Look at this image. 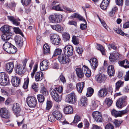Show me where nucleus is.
I'll return each mask as SVG.
<instances>
[{
    "mask_svg": "<svg viewBox=\"0 0 129 129\" xmlns=\"http://www.w3.org/2000/svg\"><path fill=\"white\" fill-rule=\"evenodd\" d=\"M75 71L78 77L80 78H82L84 76V74L87 77L91 76V71L87 67L84 66L82 69L81 68H77L75 69Z\"/></svg>",
    "mask_w": 129,
    "mask_h": 129,
    "instance_id": "1",
    "label": "nucleus"
},
{
    "mask_svg": "<svg viewBox=\"0 0 129 129\" xmlns=\"http://www.w3.org/2000/svg\"><path fill=\"white\" fill-rule=\"evenodd\" d=\"M62 16L60 14L56 13L50 15L49 17V20L50 22L53 23H57L61 21Z\"/></svg>",
    "mask_w": 129,
    "mask_h": 129,
    "instance_id": "2",
    "label": "nucleus"
},
{
    "mask_svg": "<svg viewBox=\"0 0 129 129\" xmlns=\"http://www.w3.org/2000/svg\"><path fill=\"white\" fill-rule=\"evenodd\" d=\"M66 101L69 103L74 104L77 100L76 96L74 92L68 94L66 96Z\"/></svg>",
    "mask_w": 129,
    "mask_h": 129,
    "instance_id": "3",
    "label": "nucleus"
},
{
    "mask_svg": "<svg viewBox=\"0 0 129 129\" xmlns=\"http://www.w3.org/2000/svg\"><path fill=\"white\" fill-rule=\"evenodd\" d=\"M51 41L52 43L55 45H59L61 42L59 36L56 34H52L50 35Z\"/></svg>",
    "mask_w": 129,
    "mask_h": 129,
    "instance_id": "4",
    "label": "nucleus"
},
{
    "mask_svg": "<svg viewBox=\"0 0 129 129\" xmlns=\"http://www.w3.org/2000/svg\"><path fill=\"white\" fill-rule=\"evenodd\" d=\"M28 105L30 107H34L37 104L36 99L33 96H28L26 99Z\"/></svg>",
    "mask_w": 129,
    "mask_h": 129,
    "instance_id": "5",
    "label": "nucleus"
},
{
    "mask_svg": "<svg viewBox=\"0 0 129 129\" xmlns=\"http://www.w3.org/2000/svg\"><path fill=\"white\" fill-rule=\"evenodd\" d=\"M58 59L60 63L63 64H68L70 61L69 57L64 54L59 55Z\"/></svg>",
    "mask_w": 129,
    "mask_h": 129,
    "instance_id": "6",
    "label": "nucleus"
},
{
    "mask_svg": "<svg viewBox=\"0 0 129 129\" xmlns=\"http://www.w3.org/2000/svg\"><path fill=\"white\" fill-rule=\"evenodd\" d=\"M127 97L124 96L119 98L116 103V105L118 108H121L125 106L127 104Z\"/></svg>",
    "mask_w": 129,
    "mask_h": 129,
    "instance_id": "7",
    "label": "nucleus"
},
{
    "mask_svg": "<svg viewBox=\"0 0 129 129\" xmlns=\"http://www.w3.org/2000/svg\"><path fill=\"white\" fill-rule=\"evenodd\" d=\"M49 92L50 95L53 99L56 102H59L61 100V98L56 91L55 89L53 88H50Z\"/></svg>",
    "mask_w": 129,
    "mask_h": 129,
    "instance_id": "8",
    "label": "nucleus"
},
{
    "mask_svg": "<svg viewBox=\"0 0 129 129\" xmlns=\"http://www.w3.org/2000/svg\"><path fill=\"white\" fill-rule=\"evenodd\" d=\"M73 48L72 46L69 45L65 46L63 49L64 55L68 56H72L73 54Z\"/></svg>",
    "mask_w": 129,
    "mask_h": 129,
    "instance_id": "9",
    "label": "nucleus"
},
{
    "mask_svg": "<svg viewBox=\"0 0 129 129\" xmlns=\"http://www.w3.org/2000/svg\"><path fill=\"white\" fill-rule=\"evenodd\" d=\"M92 115L93 118L96 122H103L102 116L100 112L97 111H95L92 113Z\"/></svg>",
    "mask_w": 129,
    "mask_h": 129,
    "instance_id": "10",
    "label": "nucleus"
},
{
    "mask_svg": "<svg viewBox=\"0 0 129 129\" xmlns=\"http://www.w3.org/2000/svg\"><path fill=\"white\" fill-rule=\"evenodd\" d=\"M0 115L3 118H9L10 113L8 110L5 108H2L0 109Z\"/></svg>",
    "mask_w": 129,
    "mask_h": 129,
    "instance_id": "11",
    "label": "nucleus"
},
{
    "mask_svg": "<svg viewBox=\"0 0 129 129\" xmlns=\"http://www.w3.org/2000/svg\"><path fill=\"white\" fill-rule=\"evenodd\" d=\"M24 67L22 65L17 64L15 65L14 68L15 73L19 75H21L24 73L25 72Z\"/></svg>",
    "mask_w": 129,
    "mask_h": 129,
    "instance_id": "12",
    "label": "nucleus"
},
{
    "mask_svg": "<svg viewBox=\"0 0 129 129\" xmlns=\"http://www.w3.org/2000/svg\"><path fill=\"white\" fill-rule=\"evenodd\" d=\"M12 111L13 113L17 117L19 116L21 109L19 104L17 103H14L13 106Z\"/></svg>",
    "mask_w": 129,
    "mask_h": 129,
    "instance_id": "13",
    "label": "nucleus"
},
{
    "mask_svg": "<svg viewBox=\"0 0 129 129\" xmlns=\"http://www.w3.org/2000/svg\"><path fill=\"white\" fill-rule=\"evenodd\" d=\"M58 3L59 2L56 0H55L52 2L50 5L51 9L56 11H62L63 10L61 9L60 4L56 5V4Z\"/></svg>",
    "mask_w": 129,
    "mask_h": 129,
    "instance_id": "14",
    "label": "nucleus"
},
{
    "mask_svg": "<svg viewBox=\"0 0 129 129\" xmlns=\"http://www.w3.org/2000/svg\"><path fill=\"white\" fill-rule=\"evenodd\" d=\"M89 62L91 68L93 70H95L98 65L97 59L95 58H92L90 60Z\"/></svg>",
    "mask_w": 129,
    "mask_h": 129,
    "instance_id": "15",
    "label": "nucleus"
},
{
    "mask_svg": "<svg viewBox=\"0 0 129 129\" xmlns=\"http://www.w3.org/2000/svg\"><path fill=\"white\" fill-rule=\"evenodd\" d=\"M16 44L17 46L20 48L23 45L22 38L19 35L16 36L15 39Z\"/></svg>",
    "mask_w": 129,
    "mask_h": 129,
    "instance_id": "16",
    "label": "nucleus"
},
{
    "mask_svg": "<svg viewBox=\"0 0 129 129\" xmlns=\"http://www.w3.org/2000/svg\"><path fill=\"white\" fill-rule=\"evenodd\" d=\"M13 62H11L7 63L6 65V70L9 74L11 73L14 68Z\"/></svg>",
    "mask_w": 129,
    "mask_h": 129,
    "instance_id": "17",
    "label": "nucleus"
},
{
    "mask_svg": "<svg viewBox=\"0 0 129 129\" xmlns=\"http://www.w3.org/2000/svg\"><path fill=\"white\" fill-rule=\"evenodd\" d=\"M21 82V79L16 76L12 77L11 82L12 85L14 87H17L19 86Z\"/></svg>",
    "mask_w": 129,
    "mask_h": 129,
    "instance_id": "18",
    "label": "nucleus"
},
{
    "mask_svg": "<svg viewBox=\"0 0 129 129\" xmlns=\"http://www.w3.org/2000/svg\"><path fill=\"white\" fill-rule=\"evenodd\" d=\"M44 78V75L43 73L41 71L37 72L35 74V80L37 82L41 81Z\"/></svg>",
    "mask_w": 129,
    "mask_h": 129,
    "instance_id": "19",
    "label": "nucleus"
},
{
    "mask_svg": "<svg viewBox=\"0 0 129 129\" xmlns=\"http://www.w3.org/2000/svg\"><path fill=\"white\" fill-rule=\"evenodd\" d=\"M108 90L106 87L102 88L98 91V95L99 97L104 98L108 94Z\"/></svg>",
    "mask_w": 129,
    "mask_h": 129,
    "instance_id": "20",
    "label": "nucleus"
},
{
    "mask_svg": "<svg viewBox=\"0 0 129 129\" xmlns=\"http://www.w3.org/2000/svg\"><path fill=\"white\" fill-rule=\"evenodd\" d=\"M119 53L117 52H115L110 54L109 57L110 60L113 62L115 61L119 58Z\"/></svg>",
    "mask_w": 129,
    "mask_h": 129,
    "instance_id": "21",
    "label": "nucleus"
},
{
    "mask_svg": "<svg viewBox=\"0 0 129 129\" xmlns=\"http://www.w3.org/2000/svg\"><path fill=\"white\" fill-rule=\"evenodd\" d=\"M40 69L43 70H46L49 67V62L47 60L43 61L40 64Z\"/></svg>",
    "mask_w": 129,
    "mask_h": 129,
    "instance_id": "22",
    "label": "nucleus"
},
{
    "mask_svg": "<svg viewBox=\"0 0 129 129\" xmlns=\"http://www.w3.org/2000/svg\"><path fill=\"white\" fill-rule=\"evenodd\" d=\"M8 19L11 21L13 24L16 26H18L20 24V20L19 19H16L13 16H8Z\"/></svg>",
    "mask_w": 129,
    "mask_h": 129,
    "instance_id": "23",
    "label": "nucleus"
},
{
    "mask_svg": "<svg viewBox=\"0 0 129 129\" xmlns=\"http://www.w3.org/2000/svg\"><path fill=\"white\" fill-rule=\"evenodd\" d=\"M12 35L11 32L3 33L2 35V38L4 41H8L11 38Z\"/></svg>",
    "mask_w": 129,
    "mask_h": 129,
    "instance_id": "24",
    "label": "nucleus"
},
{
    "mask_svg": "<svg viewBox=\"0 0 129 129\" xmlns=\"http://www.w3.org/2000/svg\"><path fill=\"white\" fill-rule=\"evenodd\" d=\"M85 83L84 82H80L76 84L77 90L79 93L82 92Z\"/></svg>",
    "mask_w": 129,
    "mask_h": 129,
    "instance_id": "25",
    "label": "nucleus"
},
{
    "mask_svg": "<svg viewBox=\"0 0 129 129\" xmlns=\"http://www.w3.org/2000/svg\"><path fill=\"white\" fill-rule=\"evenodd\" d=\"M107 73L109 76L111 77L113 76L115 74V70L114 66L112 65L109 66L107 68Z\"/></svg>",
    "mask_w": 129,
    "mask_h": 129,
    "instance_id": "26",
    "label": "nucleus"
},
{
    "mask_svg": "<svg viewBox=\"0 0 129 129\" xmlns=\"http://www.w3.org/2000/svg\"><path fill=\"white\" fill-rule=\"evenodd\" d=\"M53 115L57 120H60L61 119L62 115V114L59 111L56 110L53 112Z\"/></svg>",
    "mask_w": 129,
    "mask_h": 129,
    "instance_id": "27",
    "label": "nucleus"
},
{
    "mask_svg": "<svg viewBox=\"0 0 129 129\" xmlns=\"http://www.w3.org/2000/svg\"><path fill=\"white\" fill-rule=\"evenodd\" d=\"M51 26L53 30H55L58 32L61 33L63 30V27L59 24L51 25Z\"/></svg>",
    "mask_w": 129,
    "mask_h": 129,
    "instance_id": "28",
    "label": "nucleus"
},
{
    "mask_svg": "<svg viewBox=\"0 0 129 129\" xmlns=\"http://www.w3.org/2000/svg\"><path fill=\"white\" fill-rule=\"evenodd\" d=\"M87 99L85 96H83L81 98L79 102V104L81 106H85L87 105Z\"/></svg>",
    "mask_w": 129,
    "mask_h": 129,
    "instance_id": "29",
    "label": "nucleus"
},
{
    "mask_svg": "<svg viewBox=\"0 0 129 129\" xmlns=\"http://www.w3.org/2000/svg\"><path fill=\"white\" fill-rule=\"evenodd\" d=\"M110 0H103L100 5L102 9L104 10L106 9L109 3Z\"/></svg>",
    "mask_w": 129,
    "mask_h": 129,
    "instance_id": "30",
    "label": "nucleus"
},
{
    "mask_svg": "<svg viewBox=\"0 0 129 129\" xmlns=\"http://www.w3.org/2000/svg\"><path fill=\"white\" fill-rule=\"evenodd\" d=\"M11 27L8 25H4L0 28V30L3 33L10 32Z\"/></svg>",
    "mask_w": 129,
    "mask_h": 129,
    "instance_id": "31",
    "label": "nucleus"
},
{
    "mask_svg": "<svg viewBox=\"0 0 129 129\" xmlns=\"http://www.w3.org/2000/svg\"><path fill=\"white\" fill-rule=\"evenodd\" d=\"M50 52V47L48 44H45L43 46V53L45 55L48 54Z\"/></svg>",
    "mask_w": 129,
    "mask_h": 129,
    "instance_id": "32",
    "label": "nucleus"
},
{
    "mask_svg": "<svg viewBox=\"0 0 129 129\" xmlns=\"http://www.w3.org/2000/svg\"><path fill=\"white\" fill-rule=\"evenodd\" d=\"M97 81L100 83L104 82L106 78L105 75L103 74H99L97 76Z\"/></svg>",
    "mask_w": 129,
    "mask_h": 129,
    "instance_id": "33",
    "label": "nucleus"
},
{
    "mask_svg": "<svg viewBox=\"0 0 129 129\" xmlns=\"http://www.w3.org/2000/svg\"><path fill=\"white\" fill-rule=\"evenodd\" d=\"M124 82L121 80H119L116 82L115 84V89L116 91H118L120 87L123 86Z\"/></svg>",
    "mask_w": 129,
    "mask_h": 129,
    "instance_id": "34",
    "label": "nucleus"
},
{
    "mask_svg": "<svg viewBox=\"0 0 129 129\" xmlns=\"http://www.w3.org/2000/svg\"><path fill=\"white\" fill-rule=\"evenodd\" d=\"M64 111L66 114H70L73 112V111L72 107L69 105L66 106L64 108Z\"/></svg>",
    "mask_w": 129,
    "mask_h": 129,
    "instance_id": "35",
    "label": "nucleus"
},
{
    "mask_svg": "<svg viewBox=\"0 0 129 129\" xmlns=\"http://www.w3.org/2000/svg\"><path fill=\"white\" fill-rule=\"evenodd\" d=\"M11 44L8 42H6L3 45V48L4 50L8 53L10 50Z\"/></svg>",
    "mask_w": 129,
    "mask_h": 129,
    "instance_id": "36",
    "label": "nucleus"
},
{
    "mask_svg": "<svg viewBox=\"0 0 129 129\" xmlns=\"http://www.w3.org/2000/svg\"><path fill=\"white\" fill-rule=\"evenodd\" d=\"M119 64L121 66L125 68H129V62L126 59L121 61Z\"/></svg>",
    "mask_w": 129,
    "mask_h": 129,
    "instance_id": "37",
    "label": "nucleus"
},
{
    "mask_svg": "<svg viewBox=\"0 0 129 129\" xmlns=\"http://www.w3.org/2000/svg\"><path fill=\"white\" fill-rule=\"evenodd\" d=\"M72 16L73 18H78L80 20L84 22L85 23H86V21L79 14L76 13H74L72 15Z\"/></svg>",
    "mask_w": 129,
    "mask_h": 129,
    "instance_id": "38",
    "label": "nucleus"
},
{
    "mask_svg": "<svg viewBox=\"0 0 129 129\" xmlns=\"http://www.w3.org/2000/svg\"><path fill=\"white\" fill-rule=\"evenodd\" d=\"M96 48L97 49L101 52L102 55H105V50L103 46L100 44H98Z\"/></svg>",
    "mask_w": 129,
    "mask_h": 129,
    "instance_id": "39",
    "label": "nucleus"
},
{
    "mask_svg": "<svg viewBox=\"0 0 129 129\" xmlns=\"http://www.w3.org/2000/svg\"><path fill=\"white\" fill-rule=\"evenodd\" d=\"M80 120V118L79 116L76 115L74 117V119L73 122L71 124L72 125H76V123Z\"/></svg>",
    "mask_w": 129,
    "mask_h": 129,
    "instance_id": "40",
    "label": "nucleus"
},
{
    "mask_svg": "<svg viewBox=\"0 0 129 129\" xmlns=\"http://www.w3.org/2000/svg\"><path fill=\"white\" fill-rule=\"evenodd\" d=\"M17 50V49L16 48L11 44L10 50H9V51H8V53L10 54H13L15 53Z\"/></svg>",
    "mask_w": 129,
    "mask_h": 129,
    "instance_id": "41",
    "label": "nucleus"
},
{
    "mask_svg": "<svg viewBox=\"0 0 129 129\" xmlns=\"http://www.w3.org/2000/svg\"><path fill=\"white\" fill-rule=\"evenodd\" d=\"M93 89L92 88L89 87L88 88L86 94V96L87 97L91 96L93 93Z\"/></svg>",
    "mask_w": 129,
    "mask_h": 129,
    "instance_id": "42",
    "label": "nucleus"
},
{
    "mask_svg": "<svg viewBox=\"0 0 129 129\" xmlns=\"http://www.w3.org/2000/svg\"><path fill=\"white\" fill-rule=\"evenodd\" d=\"M120 113L119 111H117L114 109L112 110L111 111V114L112 115L115 117H118L120 116Z\"/></svg>",
    "mask_w": 129,
    "mask_h": 129,
    "instance_id": "43",
    "label": "nucleus"
},
{
    "mask_svg": "<svg viewBox=\"0 0 129 129\" xmlns=\"http://www.w3.org/2000/svg\"><path fill=\"white\" fill-rule=\"evenodd\" d=\"M29 82V79L28 77L25 79L24 82L22 86L24 89H26L28 87Z\"/></svg>",
    "mask_w": 129,
    "mask_h": 129,
    "instance_id": "44",
    "label": "nucleus"
},
{
    "mask_svg": "<svg viewBox=\"0 0 129 129\" xmlns=\"http://www.w3.org/2000/svg\"><path fill=\"white\" fill-rule=\"evenodd\" d=\"M6 6L8 8L9 7V8L12 9V8L15 7L16 4L13 2H10L8 3V2L6 4Z\"/></svg>",
    "mask_w": 129,
    "mask_h": 129,
    "instance_id": "45",
    "label": "nucleus"
},
{
    "mask_svg": "<svg viewBox=\"0 0 129 129\" xmlns=\"http://www.w3.org/2000/svg\"><path fill=\"white\" fill-rule=\"evenodd\" d=\"M8 78L7 76L5 77V79L2 80V82L0 83V84L2 85L6 86L8 84Z\"/></svg>",
    "mask_w": 129,
    "mask_h": 129,
    "instance_id": "46",
    "label": "nucleus"
},
{
    "mask_svg": "<svg viewBox=\"0 0 129 129\" xmlns=\"http://www.w3.org/2000/svg\"><path fill=\"white\" fill-rule=\"evenodd\" d=\"M40 92L45 96H46L48 94V91L45 87L41 88Z\"/></svg>",
    "mask_w": 129,
    "mask_h": 129,
    "instance_id": "47",
    "label": "nucleus"
},
{
    "mask_svg": "<svg viewBox=\"0 0 129 129\" xmlns=\"http://www.w3.org/2000/svg\"><path fill=\"white\" fill-rule=\"evenodd\" d=\"M99 102L98 101H93L92 102V105L91 107L92 108V110L95 109L98 106V104Z\"/></svg>",
    "mask_w": 129,
    "mask_h": 129,
    "instance_id": "48",
    "label": "nucleus"
},
{
    "mask_svg": "<svg viewBox=\"0 0 129 129\" xmlns=\"http://www.w3.org/2000/svg\"><path fill=\"white\" fill-rule=\"evenodd\" d=\"M118 10L117 8L115 6L113 7L111 11H110L109 13V15L111 16H113L115 13L117 12Z\"/></svg>",
    "mask_w": 129,
    "mask_h": 129,
    "instance_id": "49",
    "label": "nucleus"
},
{
    "mask_svg": "<svg viewBox=\"0 0 129 129\" xmlns=\"http://www.w3.org/2000/svg\"><path fill=\"white\" fill-rule=\"evenodd\" d=\"M113 30L116 33L122 36H124L125 34L124 32L119 28L117 29L116 28H114Z\"/></svg>",
    "mask_w": 129,
    "mask_h": 129,
    "instance_id": "50",
    "label": "nucleus"
},
{
    "mask_svg": "<svg viewBox=\"0 0 129 129\" xmlns=\"http://www.w3.org/2000/svg\"><path fill=\"white\" fill-rule=\"evenodd\" d=\"M104 103V104L107 105L108 106L110 107L111 106L112 101L110 98H107L106 99Z\"/></svg>",
    "mask_w": 129,
    "mask_h": 129,
    "instance_id": "51",
    "label": "nucleus"
},
{
    "mask_svg": "<svg viewBox=\"0 0 129 129\" xmlns=\"http://www.w3.org/2000/svg\"><path fill=\"white\" fill-rule=\"evenodd\" d=\"M37 98L39 102L42 103L44 101V98L43 95L38 94L37 95Z\"/></svg>",
    "mask_w": 129,
    "mask_h": 129,
    "instance_id": "52",
    "label": "nucleus"
},
{
    "mask_svg": "<svg viewBox=\"0 0 129 129\" xmlns=\"http://www.w3.org/2000/svg\"><path fill=\"white\" fill-rule=\"evenodd\" d=\"M59 82L61 81L63 83H66V80L64 76L62 75H61L59 76L57 80Z\"/></svg>",
    "mask_w": 129,
    "mask_h": 129,
    "instance_id": "53",
    "label": "nucleus"
},
{
    "mask_svg": "<svg viewBox=\"0 0 129 129\" xmlns=\"http://www.w3.org/2000/svg\"><path fill=\"white\" fill-rule=\"evenodd\" d=\"M122 122V121H120L115 119L114 120L113 123L114 124L115 127H117L120 126Z\"/></svg>",
    "mask_w": 129,
    "mask_h": 129,
    "instance_id": "54",
    "label": "nucleus"
},
{
    "mask_svg": "<svg viewBox=\"0 0 129 129\" xmlns=\"http://www.w3.org/2000/svg\"><path fill=\"white\" fill-rule=\"evenodd\" d=\"M14 31L16 33L19 34L22 36V37L23 36V35L21 32V30L18 27H14Z\"/></svg>",
    "mask_w": 129,
    "mask_h": 129,
    "instance_id": "55",
    "label": "nucleus"
},
{
    "mask_svg": "<svg viewBox=\"0 0 129 129\" xmlns=\"http://www.w3.org/2000/svg\"><path fill=\"white\" fill-rule=\"evenodd\" d=\"M64 40L65 41H67L69 40L70 38L69 34L67 33H64L62 35Z\"/></svg>",
    "mask_w": 129,
    "mask_h": 129,
    "instance_id": "56",
    "label": "nucleus"
},
{
    "mask_svg": "<svg viewBox=\"0 0 129 129\" xmlns=\"http://www.w3.org/2000/svg\"><path fill=\"white\" fill-rule=\"evenodd\" d=\"M61 52L62 50L61 49L59 48L56 49L54 51V53L53 56H55L57 55H59L61 53Z\"/></svg>",
    "mask_w": 129,
    "mask_h": 129,
    "instance_id": "57",
    "label": "nucleus"
},
{
    "mask_svg": "<svg viewBox=\"0 0 129 129\" xmlns=\"http://www.w3.org/2000/svg\"><path fill=\"white\" fill-rule=\"evenodd\" d=\"M37 64L35 65L34 67L33 71L31 74V77L32 78H34V75L35 74V72L37 71Z\"/></svg>",
    "mask_w": 129,
    "mask_h": 129,
    "instance_id": "58",
    "label": "nucleus"
},
{
    "mask_svg": "<svg viewBox=\"0 0 129 129\" xmlns=\"http://www.w3.org/2000/svg\"><path fill=\"white\" fill-rule=\"evenodd\" d=\"M31 0H21L22 4L24 5L27 6L30 3Z\"/></svg>",
    "mask_w": 129,
    "mask_h": 129,
    "instance_id": "59",
    "label": "nucleus"
},
{
    "mask_svg": "<svg viewBox=\"0 0 129 129\" xmlns=\"http://www.w3.org/2000/svg\"><path fill=\"white\" fill-rule=\"evenodd\" d=\"M38 84L36 83H33L31 85V87L36 92L38 91Z\"/></svg>",
    "mask_w": 129,
    "mask_h": 129,
    "instance_id": "60",
    "label": "nucleus"
},
{
    "mask_svg": "<svg viewBox=\"0 0 129 129\" xmlns=\"http://www.w3.org/2000/svg\"><path fill=\"white\" fill-rule=\"evenodd\" d=\"M108 47L109 50H110L111 48L114 50H115L117 48V47L115 46V44L113 43L108 45Z\"/></svg>",
    "mask_w": 129,
    "mask_h": 129,
    "instance_id": "61",
    "label": "nucleus"
},
{
    "mask_svg": "<svg viewBox=\"0 0 129 129\" xmlns=\"http://www.w3.org/2000/svg\"><path fill=\"white\" fill-rule=\"evenodd\" d=\"M48 120L49 121L51 122H54L55 121V117L53 115H49L48 116Z\"/></svg>",
    "mask_w": 129,
    "mask_h": 129,
    "instance_id": "62",
    "label": "nucleus"
},
{
    "mask_svg": "<svg viewBox=\"0 0 129 129\" xmlns=\"http://www.w3.org/2000/svg\"><path fill=\"white\" fill-rule=\"evenodd\" d=\"M72 41L73 43L75 45L79 43V41L78 39L75 36H74L73 37Z\"/></svg>",
    "mask_w": 129,
    "mask_h": 129,
    "instance_id": "63",
    "label": "nucleus"
},
{
    "mask_svg": "<svg viewBox=\"0 0 129 129\" xmlns=\"http://www.w3.org/2000/svg\"><path fill=\"white\" fill-rule=\"evenodd\" d=\"M114 127L113 125L110 123L107 124L106 126L105 129H114Z\"/></svg>",
    "mask_w": 129,
    "mask_h": 129,
    "instance_id": "64",
    "label": "nucleus"
}]
</instances>
